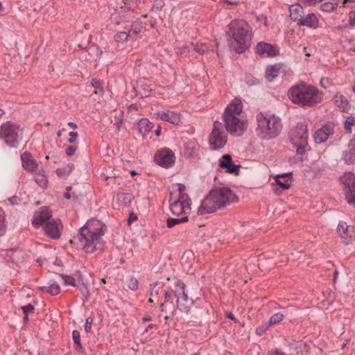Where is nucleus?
Segmentation results:
<instances>
[{"instance_id":"1","label":"nucleus","mask_w":355,"mask_h":355,"mask_svg":"<svg viewBox=\"0 0 355 355\" xmlns=\"http://www.w3.org/2000/svg\"><path fill=\"white\" fill-rule=\"evenodd\" d=\"M106 231L107 227L102 221L91 219L80 229L77 236L83 249L88 253H93L103 248V236Z\"/></svg>"},{"instance_id":"2","label":"nucleus","mask_w":355,"mask_h":355,"mask_svg":"<svg viewBox=\"0 0 355 355\" xmlns=\"http://www.w3.org/2000/svg\"><path fill=\"white\" fill-rule=\"evenodd\" d=\"M235 198V194L229 188H214L202 201L197 213L202 216L215 212L234 202Z\"/></svg>"},{"instance_id":"3","label":"nucleus","mask_w":355,"mask_h":355,"mask_svg":"<svg viewBox=\"0 0 355 355\" xmlns=\"http://www.w3.org/2000/svg\"><path fill=\"white\" fill-rule=\"evenodd\" d=\"M257 127L255 132L262 140L276 138L282 130V119L279 116L268 112H259L255 116Z\"/></svg>"},{"instance_id":"4","label":"nucleus","mask_w":355,"mask_h":355,"mask_svg":"<svg viewBox=\"0 0 355 355\" xmlns=\"http://www.w3.org/2000/svg\"><path fill=\"white\" fill-rule=\"evenodd\" d=\"M243 103L241 99L235 98L227 105L223 113V121L226 130L233 136H241L247 128V124L239 116L242 112Z\"/></svg>"},{"instance_id":"5","label":"nucleus","mask_w":355,"mask_h":355,"mask_svg":"<svg viewBox=\"0 0 355 355\" xmlns=\"http://www.w3.org/2000/svg\"><path fill=\"white\" fill-rule=\"evenodd\" d=\"M288 96L293 103L300 107H313L322 101V95L318 89L305 83L291 87Z\"/></svg>"},{"instance_id":"6","label":"nucleus","mask_w":355,"mask_h":355,"mask_svg":"<svg viewBox=\"0 0 355 355\" xmlns=\"http://www.w3.org/2000/svg\"><path fill=\"white\" fill-rule=\"evenodd\" d=\"M232 41L231 47L238 53H242L251 46L252 30L243 20H234L230 24Z\"/></svg>"},{"instance_id":"7","label":"nucleus","mask_w":355,"mask_h":355,"mask_svg":"<svg viewBox=\"0 0 355 355\" xmlns=\"http://www.w3.org/2000/svg\"><path fill=\"white\" fill-rule=\"evenodd\" d=\"M23 137V129L11 121H6L0 126V139L10 148H17Z\"/></svg>"},{"instance_id":"8","label":"nucleus","mask_w":355,"mask_h":355,"mask_svg":"<svg viewBox=\"0 0 355 355\" xmlns=\"http://www.w3.org/2000/svg\"><path fill=\"white\" fill-rule=\"evenodd\" d=\"M174 295L177 298L178 309L182 312L188 313L193 304V301L191 298H189L185 293V284L183 282L180 281L177 282Z\"/></svg>"},{"instance_id":"9","label":"nucleus","mask_w":355,"mask_h":355,"mask_svg":"<svg viewBox=\"0 0 355 355\" xmlns=\"http://www.w3.org/2000/svg\"><path fill=\"white\" fill-rule=\"evenodd\" d=\"M222 124L216 121L214 123L213 130L209 136V146L211 150H216L223 148L227 141V134L220 129L219 126Z\"/></svg>"},{"instance_id":"10","label":"nucleus","mask_w":355,"mask_h":355,"mask_svg":"<svg viewBox=\"0 0 355 355\" xmlns=\"http://www.w3.org/2000/svg\"><path fill=\"white\" fill-rule=\"evenodd\" d=\"M343 186L345 198L348 204L355 205V175L352 173H345L340 178Z\"/></svg>"},{"instance_id":"11","label":"nucleus","mask_w":355,"mask_h":355,"mask_svg":"<svg viewBox=\"0 0 355 355\" xmlns=\"http://www.w3.org/2000/svg\"><path fill=\"white\" fill-rule=\"evenodd\" d=\"M170 202V210L173 215L175 216H187L191 212V199H184L182 198H178L172 202V200H169Z\"/></svg>"},{"instance_id":"12","label":"nucleus","mask_w":355,"mask_h":355,"mask_svg":"<svg viewBox=\"0 0 355 355\" xmlns=\"http://www.w3.org/2000/svg\"><path fill=\"white\" fill-rule=\"evenodd\" d=\"M175 153L168 148L157 150L154 155V162L164 168H170L175 163Z\"/></svg>"},{"instance_id":"13","label":"nucleus","mask_w":355,"mask_h":355,"mask_svg":"<svg viewBox=\"0 0 355 355\" xmlns=\"http://www.w3.org/2000/svg\"><path fill=\"white\" fill-rule=\"evenodd\" d=\"M291 141L292 143L302 142L308 144V128L304 122L297 123L291 132Z\"/></svg>"},{"instance_id":"14","label":"nucleus","mask_w":355,"mask_h":355,"mask_svg":"<svg viewBox=\"0 0 355 355\" xmlns=\"http://www.w3.org/2000/svg\"><path fill=\"white\" fill-rule=\"evenodd\" d=\"M51 216L50 209L46 207H42L35 212L31 220L32 224L35 227H38L39 226L44 227L46 223L52 220Z\"/></svg>"},{"instance_id":"15","label":"nucleus","mask_w":355,"mask_h":355,"mask_svg":"<svg viewBox=\"0 0 355 355\" xmlns=\"http://www.w3.org/2000/svg\"><path fill=\"white\" fill-rule=\"evenodd\" d=\"M46 234L53 239H57L60 236V231L62 228L61 221L60 220L52 219L46 223L43 227Z\"/></svg>"},{"instance_id":"16","label":"nucleus","mask_w":355,"mask_h":355,"mask_svg":"<svg viewBox=\"0 0 355 355\" xmlns=\"http://www.w3.org/2000/svg\"><path fill=\"white\" fill-rule=\"evenodd\" d=\"M257 53L261 56L274 57L279 53L278 47L276 45L259 42L256 47Z\"/></svg>"},{"instance_id":"17","label":"nucleus","mask_w":355,"mask_h":355,"mask_svg":"<svg viewBox=\"0 0 355 355\" xmlns=\"http://www.w3.org/2000/svg\"><path fill=\"white\" fill-rule=\"evenodd\" d=\"M218 166L229 173L239 175L241 165L234 164L232 163L231 155L228 154L223 155L221 159H219Z\"/></svg>"},{"instance_id":"18","label":"nucleus","mask_w":355,"mask_h":355,"mask_svg":"<svg viewBox=\"0 0 355 355\" xmlns=\"http://www.w3.org/2000/svg\"><path fill=\"white\" fill-rule=\"evenodd\" d=\"M333 132L334 129L331 125H324L314 133V141L318 144H322L328 139L329 135Z\"/></svg>"},{"instance_id":"19","label":"nucleus","mask_w":355,"mask_h":355,"mask_svg":"<svg viewBox=\"0 0 355 355\" xmlns=\"http://www.w3.org/2000/svg\"><path fill=\"white\" fill-rule=\"evenodd\" d=\"M289 349L293 352L291 355H309L310 347L306 343L293 341L287 344Z\"/></svg>"},{"instance_id":"20","label":"nucleus","mask_w":355,"mask_h":355,"mask_svg":"<svg viewBox=\"0 0 355 355\" xmlns=\"http://www.w3.org/2000/svg\"><path fill=\"white\" fill-rule=\"evenodd\" d=\"M343 159L347 164L355 163V134L349 141L347 148L343 152Z\"/></svg>"},{"instance_id":"21","label":"nucleus","mask_w":355,"mask_h":355,"mask_svg":"<svg viewBox=\"0 0 355 355\" xmlns=\"http://www.w3.org/2000/svg\"><path fill=\"white\" fill-rule=\"evenodd\" d=\"M319 20L313 12H310L306 15H302L297 22L300 26H306L311 28H316L318 27Z\"/></svg>"},{"instance_id":"22","label":"nucleus","mask_w":355,"mask_h":355,"mask_svg":"<svg viewBox=\"0 0 355 355\" xmlns=\"http://www.w3.org/2000/svg\"><path fill=\"white\" fill-rule=\"evenodd\" d=\"M21 159L22 166L26 171L33 172L37 169L38 166L37 162L33 158L31 153L25 151L21 155Z\"/></svg>"},{"instance_id":"23","label":"nucleus","mask_w":355,"mask_h":355,"mask_svg":"<svg viewBox=\"0 0 355 355\" xmlns=\"http://www.w3.org/2000/svg\"><path fill=\"white\" fill-rule=\"evenodd\" d=\"M157 115L163 121H167L173 125H178L181 122L180 116L178 113L171 111L158 112Z\"/></svg>"},{"instance_id":"24","label":"nucleus","mask_w":355,"mask_h":355,"mask_svg":"<svg viewBox=\"0 0 355 355\" xmlns=\"http://www.w3.org/2000/svg\"><path fill=\"white\" fill-rule=\"evenodd\" d=\"M338 232L343 238H353L355 236L354 227L347 225L345 222H340L338 225Z\"/></svg>"},{"instance_id":"25","label":"nucleus","mask_w":355,"mask_h":355,"mask_svg":"<svg viewBox=\"0 0 355 355\" xmlns=\"http://www.w3.org/2000/svg\"><path fill=\"white\" fill-rule=\"evenodd\" d=\"M291 173L277 175L275 177L276 184L284 190L289 189L291 182Z\"/></svg>"},{"instance_id":"26","label":"nucleus","mask_w":355,"mask_h":355,"mask_svg":"<svg viewBox=\"0 0 355 355\" xmlns=\"http://www.w3.org/2000/svg\"><path fill=\"white\" fill-rule=\"evenodd\" d=\"M290 17L293 21L297 22L304 15V8L299 4L295 3L290 6Z\"/></svg>"},{"instance_id":"27","label":"nucleus","mask_w":355,"mask_h":355,"mask_svg":"<svg viewBox=\"0 0 355 355\" xmlns=\"http://www.w3.org/2000/svg\"><path fill=\"white\" fill-rule=\"evenodd\" d=\"M38 289L41 292L49 293L51 295H56L60 292V287L55 281H50L49 286H39Z\"/></svg>"},{"instance_id":"28","label":"nucleus","mask_w":355,"mask_h":355,"mask_svg":"<svg viewBox=\"0 0 355 355\" xmlns=\"http://www.w3.org/2000/svg\"><path fill=\"white\" fill-rule=\"evenodd\" d=\"M153 128V124L147 119H141L138 123L139 132L143 135V137L150 132Z\"/></svg>"},{"instance_id":"29","label":"nucleus","mask_w":355,"mask_h":355,"mask_svg":"<svg viewBox=\"0 0 355 355\" xmlns=\"http://www.w3.org/2000/svg\"><path fill=\"white\" fill-rule=\"evenodd\" d=\"M279 67L277 65L268 66L266 69V77L269 82L272 81L279 75Z\"/></svg>"},{"instance_id":"30","label":"nucleus","mask_w":355,"mask_h":355,"mask_svg":"<svg viewBox=\"0 0 355 355\" xmlns=\"http://www.w3.org/2000/svg\"><path fill=\"white\" fill-rule=\"evenodd\" d=\"M118 201L125 206H129L134 200V196L130 193H120L117 194Z\"/></svg>"},{"instance_id":"31","label":"nucleus","mask_w":355,"mask_h":355,"mask_svg":"<svg viewBox=\"0 0 355 355\" xmlns=\"http://www.w3.org/2000/svg\"><path fill=\"white\" fill-rule=\"evenodd\" d=\"M188 221V216H184L178 218H168L166 220V225L168 228H171L175 225Z\"/></svg>"},{"instance_id":"32","label":"nucleus","mask_w":355,"mask_h":355,"mask_svg":"<svg viewBox=\"0 0 355 355\" xmlns=\"http://www.w3.org/2000/svg\"><path fill=\"white\" fill-rule=\"evenodd\" d=\"M189 46L195 52L198 53L200 55H203L208 51V47L205 44L202 43H190Z\"/></svg>"},{"instance_id":"33","label":"nucleus","mask_w":355,"mask_h":355,"mask_svg":"<svg viewBox=\"0 0 355 355\" xmlns=\"http://www.w3.org/2000/svg\"><path fill=\"white\" fill-rule=\"evenodd\" d=\"M282 309L284 310L283 312L276 313L270 317V319L269 320V325L277 324L283 320L284 318V314L286 313V309L282 308Z\"/></svg>"},{"instance_id":"34","label":"nucleus","mask_w":355,"mask_h":355,"mask_svg":"<svg viewBox=\"0 0 355 355\" xmlns=\"http://www.w3.org/2000/svg\"><path fill=\"white\" fill-rule=\"evenodd\" d=\"M7 230V225L6 223V216L4 211L0 207V236H3Z\"/></svg>"},{"instance_id":"35","label":"nucleus","mask_w":355,"mask_h":355,"mask_svg":"<svg viewBox=\"0 0 355 355\" xmlns=\"http://www.w3.org/2000/svg\"><path fill=\"white\" fill-rule=\"evenodd\" d=\"M142 24L139 21H135L132 23L131 28L128 33L131 35H136L142 31Z\"/></svg>"},{"instance_id":"36","label":"nucleus","mask_w":355,"mask_h":355,"mask_svg":"<svg viewBox=\"0 0 355 355\" xmlns=\"http://www.w3.org/2000/svg\"><path fill=\"white\" fill-rule=\"evenodd\" d=\"M91 85L93 87H94L96 90L95 91V94L103 93V83L96 78H92L91 80Z\"/></svg>"},{"instance_id":"37","label":"nucleus","mask_w":355,"mask_h":355,"mask_svg":"<svg viewBox=\"0 0 355 355\" xmlns=\"http://www.w3.org/2000/svg\"><path fill=\"white\" fill-rule=\"evenodd\" d=\"M354 124H355V118L352 116H347L345 121V124H344V128H345V131L347 133L350 134L352 132V127Z\"/></svg>"},{"instance_id":"38","label":"nucleus","mask_w":355,"mask_h":355,"mask_svg":"<svg viewBox=\"0 0 355 355\" xmlns=\"http://www.w3.org/2000/svg\"><path fill=\"white\" fill-rule=\"evenodd\" d=\"M128 37H130V33L121 31L116 33L114 38L116 42H123L128 40Z\"/></svg>"},{"instance_id":"39","label":"nucleus","mask_w":355,"mask_h":355,"mask_svg":"<svg viewBox=\"0 0 355 355\" xmlns=\"http://www.w3.org/2000/svg\"><path fill=\"white\" fill-rule=\"evenodd\" d=\"M35 180L37 184L40 187H46L48 180L46 176L42 173H37L35 176Z\"/></svg>"},{"instance_id":"40","label":"nucleus","mask_w":355,"mask_h":355,"mask_svg":"<svg viewBox=\"0 0 355 355\" xmlns=\"http://www.w3.org/2000/svg\"><path fill=\"white\" fill-rule=\"evenodd\" d=\"M65 285L76 286V280L72 276L61 274L60 275Z\"/></svg>"},{"instance_id":"41","label":"nucleus","mask_w":355,"mask_h":355,"mask_svg":"<svg viewBox=\"0 0 355 355\" xmlns=\"http://www.w3.org/2000/svg\"><path fill=\"white\" fill-rule=\"evenodd\" d=\"M337 3L334 2H326L321 6V10L324 12H331L336 9Z\"/></svg>"},{"instance_id":"42","label":"nucleus","mask_w":355,"mask_h":355,"mask_svg":"<svg viewBox=\"0 0 355 355\" xmlns=\"http://www.w3.org/2000/svg\"><path fill=\"white\" fill-rule=\"evenodd\" d=\"M72 338L75 345H76V348L81 349L82 344L80 342V332L78 330H73L72 331Z\"/></svg>"},{"instance_id":"43","label":"nucleus","mask_w":355,"mask_h":355,"mask_svg":"<svg viewBox=\"0 0 355 355\" xmlns=\"http://www.w3.org/2000/svg\"><path fill=\"white\" fill-rule=\"evenodd\" d=\"M128 287L132 291H136L138 289V281L137 279L130 276L128 279Z\"/></svg>"},{"instance_id":"44","label":"nucleus","mask_w":355,"mask_h":355,"mask_svg":"<svg viewBox=\"0 0 355 355\" xmlns=\"http://www.w3.org/2000/svg\"><path fill=\"white\" fill-rule=\"evenodd\" d=\"M178 198H182L184 196V199H191L189 195L186 193V187L183 184H178Z\"/></svg>"},{"instance_id":"45","label":"nucleus","mask_w":355,"mask_h":355,"mask_svg":"<svg viewBox=\"0 0 355 355\" xmlns=\"http://www.w3.org/2000/svg\"><path fill=\"white\" fill-rule=\"evenodd\" d=\"M160 309L162 312H167L168 311H174L175 305L173 302L170 303H162L160 305Z\"/></svg>"},{"instance_id":"46","label":"nucleus","mask_w":355,"mask_h":355,"mask_svg":"<svg viewBox=\"0 0 355 355\" xmlns=\"http://www.w3.org/2000/svg\"><path fill=\"white\" fill-rule=\"evenodd\" d=\"M8 5V0H0V16H2L6 14V9Z\"/></svg>"},{"instance_id":"47","label":"nucleus","mask_w":355,"mask_h":355,"mask_svg":"<svg viewBox=\"0 0 355 355\" xmlns=\"http://www.w3.org/2000/svg\"><path fill=\"white\" fill-rule=\"evenodd\" d=\"M292 144L296 147L297 154L302 155L305 152V148L307 146V144L302 145V142H295Z\"/></svg>"},{"instance_id":"48","label":"nucleus","mask_w":355,"mask_h":355,"mask_svg":"<svg viewBox=\"0 0 355 355\" xmlns=\"http://www.w3.org/2000/svg\"><path fill=\"white\" fill-rule=\"evenodd\" d=\"M159 284L158 282H153L152 284H150V296H154V294L155 295H157L159 294V289L160 288V287H159L157 289H155V287L157 286H158Z\"/></svg>"},{"instance_id":"49","label":"nucleus","mask_w":355,"mask_h":355,"mask_svg":"<svg viewBox=\"0 0 355 355\" xmlns=\"http://www.w3.org/2000/svg\"><path fill=\"white\" fill-rule=\"evenodd\" d=\"M92 323H93V318L88 317L86 319L85 324V330L87 333H89L91 331Z\"/></svg>"},{"instance_id":"50","label":"nucleus","mask_w":355,"mask_h":355,"mask_svg":"<svg viewBox=\"0 0 355 355\" xmlns=\"http://www.w3.org/2000/svg\"><path fill=\"white\" fill-rule=\"evenodd\" d=\"M77 150V146H69L66 148L65 153L67 156L71 157L75 154Z\"/></svg>"},{"instance_id":"51","label":"nucleus","mask_w":355,"mask_h":355,"mask_svg":"<svg viewBox=\"0 0 355 355\" xmlns=\"http://www.w3.org/2000/svg\"><path fill=\"white\" fill-rule=\"evenodd\" d=\"M21 309L23 310L24 313L25 315H28V313L32 312L35 308H34L33 305L28 304L27 305L22 306Z\"/></svg>"},{"instance_id":"52","label":"nucleus","mask_w":355,"mask_h":355,"mask_svg":"<svg viewBox=\"0 0 355 355\" xmlns=\"http://www.w3.org/2000/svg\"><path fill=\"white\" fill-rule=\"evenodd\" d=\"M187 153L189 156H193L195 153V147L193 145L188 144L185 148Z\"/></svg>"},{"instance_id":"53","label":"nucleus","mask_w":355,"mask_h":355,"mask_svg":"<svg viewBox=\"0 0 355 355\" xmlns=\"http://www.w3.org/2000/svg\"><path fill=\"white\" fill-rule=\"evenodd\" d=\"M76 286H77L83 295L86 296L87 295L88 291L85 284H78Z\"/></svg>"},{"instance_id":"54","label":"nucleus","mask_w":355,"mask_h":355,"mask_svg":"<svg viewBox=\"0 0 355 355\" xmlns=\"http://www.w3.org/2000/svg\"><path fill=\"white\" fill-rule=\"evenodd\" d=\"M189 48H191V46H189V44H186L183 45L182 47L177 48L175 49L176 53L183 54L186 52L187 49H189Z\"/></svg>"},{"instance_id":"55","label":"nucleus","mask_w":355,"mask_h":355,"mask_svg":"<svg viewBox=\"0 0 355 355\" xmlns=\"http://www.w3.org/2000/svg\"><path fill=\"white\" fill-rule=\"evenodd\" d=\"M69 135L70 138L68 139V141L71 144L74 143L78 136V135L76 132H70Z\"/></svg>"},{"instance_id":"56","label":"nucleus","mask_w":355,"mask_h":355,"mask_svg":"<svg viewBox=\"0 0 355 355\" xmlns=\"http://www.w3.org/2000/svg\"><path fill=\"white\" fill-rule=\"evenodd\" d=\"M267 329H268L267 326L258 327L256 329V334L259 336H261L265 333V331H266Z\"/></svg>"},{"instance_id":"57","label":"nucleus","mask_w":355,"mask_h":355,"mask_svg":"<svg viewBox=\"0 0 355 355\" xmlns=\"http://www.w3.org/2000/svg\"><path fill=\"white\" fill-rule=\"evenodd\" d=\"M8 201L12 205H19L20 202V199L17 196H13L11 198H8Z\"/></svg>"},{"instance_id":"58","label":"nucleus","mask_w":355,"mask_h":355,"mask_svg":"<svg viewBox=\"0 0 355 355\" xmlns=\"http://www.w3.org/2000/svg\"><path fill=\"white\" fill-rule=\"evenodd\" d=\"M137 219H138L137 216L135 214H134L133 212H130L129 214V217H128V223L130 225L132 222L136 221Z\"/></svg>"},{"instance_id":"59","label":"nucleus","mask_w":355,"mask_h":355,"mask_svg":"<svg viewBox=\"0 0 355 355\" xmlns=\"http://www.w3.org/2000/svg\"><path fill=\"white\" fill-rule=\"evenodd\" d=\"M174 294V291H166L164 293V303H170L169 299L172 297V295Z\"/></svg>"},{"instance_id":"60","label":"nucleus","mask_w":355,"mask_h":355,"mask_svg":"<svg viewBox=\"0 0 355 355\" xmlns=\"http://www.w3.org/2000/svg\"><path fill=\"white\" fill-rule=\"evenodd\" d=\"M282 353H284V352L278 349H275V350H272L270 352V355H281L280 354H282Z\"/></svg>"},{"instance_id":"61","label":"nucleus","mask_w":355,"mask_h":355,"mask_svg":"<svg viewBox=\"0 0 355 355\" xmlns=\"http://www.w3.org/2000/svg\"><path fill=\"white\" fill-rule=\"evenodd\" d=\"M227 318L230 319V320H234L235 322H237V320L236 319V318L234 317V314L232 313L231 312L228 313H227Z\"/></svg>"},{"instance_id":"62","label":"nucleus","mask_w":355,"mask_h":355,"mask_svg":"<svg viewBox=\"0 0 355 355\" xmlns=\"http://www.w3.org/2000/svg\"><path fill=\"white\" fill-rule=\"evenodd\" d=\"M162 6H163V3H161L160 4L157 5V6L153 5V8H152V9H153V10H155V9L156 10H158L161 9Z\"/></svg>"},{"instance_id":"63","label":"nucleus","mask_w":355,"mask_h":355,"mask_svg":"<svg viewBox=\"0 0 355 355\" xmlns=\"http://www.w3.org/2000/svg\"><path fill=\"white\" fill-rule=\"evenodd\" d=\"M161 130H162L161 127H160V126H157V129H156V130H155V135H156L157 137H159V136L160 135V134H161Z\"/></svg>"},{"instance_id":"64","label":"nucleus","mask_w":355,"mask_h":355,"mask_svg":"<svg viewBox=\"0 0 355 355\" xmlns=\"http://www.w3.org/2000/svg\"><path fill=\"white\" fill-rule=\"evenodd\" d=\"M349 24L350 25L355 26V14L354 15L353 17L350 18Z\"/></svg>"}]
</instances>
